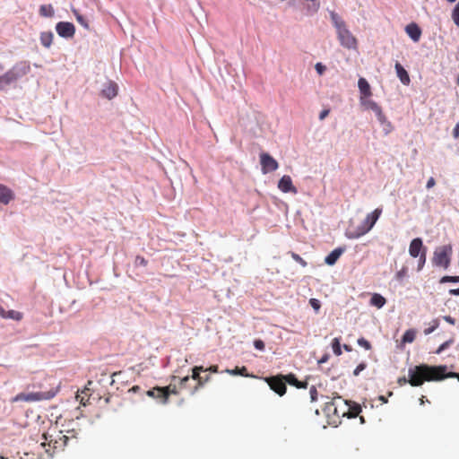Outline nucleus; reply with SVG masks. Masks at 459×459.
Masks as SVG:
<instances>
[{"label":"nucleus","instance_id":"nucleus-1","mask_svg":"<svg viewBox=\"0 0 459 459\" xmlns=\"http://www.w3.org/2000/svg\"><path fill=\"white\" fill-rule=\"evenodd\" d=\"M447 367L446 365L429 366L421 364L410 368L408 370V382L412 386H420L424 381H440L445 378H457L459 380V373H446Z\"/></svg>","mask_w":459,"mask_h":459},{"label":"nucleus","instance_id":"nucleus-2","mask_svg":"<svg viewBox=\"0 0 459 459\" xmlns=\"http://www.w3.org/2000/svg\"><path fill=\"white\" fill-rule=\"evenodd\" d=\"M331 22L336 30L337 38L342 47L348 49H356L358 42L356 38L348 29L346 22L334 11L329 12Z\"/></svg>","mask_w":459,"mask_h":459},{"label":"nucleus","instance_id":"nucleus-3","mask_svg":"<svg viewBox=\"0 0 459 459\" xmlns=\"http://www.w3.org/2000/svg\"><path fill=\"white\" fill-rule=\"evenodd\" d=\"M382 213V208H377L368 213L363 221L355 229H348L345 237L349 239H357L367 234L376 224Z\"/></svg>","mask_w":459,"mask_h":459},{"label":"nucleus","instance_id":"nucleus-4","mask_svg":"<svg viewBox=\"0 0 459 459\" xmlns=\"http://www.w3.org/2000/svg\"><path fill=\"white\" fill-rule=\"evenodd\" d=\"M57 393V389L50 388L46 391H31V392H22L18 394L14 398V402H39L44 400L52 399Z\"/></svg>","mask_w":459,"mask_h":459},{"label":"nucleus","instance_id":"nucleus-5","mask_svg":"<svg viewBox=\"0 0 459 459\" xmlns=\"http://www.w3.org/2000/svg\"><path fill=\"white\" fill-rule=\"evenodd\" d=\"M452 253L453 249L451 245H444L437 247L431 260L433 265L447 269L451 263Z\"/></svg>","mask_w":459,"mask_h":459},{"label":"nucleus","instance_id":"nucleus-6","mask_svg":"<svg viewBox=\"0 0 459 459\" xmlns=\"http://www.w3.org/2000/svg\"><path fill=\"white\" fill-rule=\"evenodd\" d=\"M266 383L270 386V388L278 394L280 396L285 394L287 386L285 381V376L279 375L276 377H269L265 378Z\"/></svg>","mask_w":459,"mask_h":459},{"label":"nucleus","instance_id":"nucleus-7","mask_svg":"<svg viewBox=\"0 0 459 459\" xmlns=\"http://www.w3.org/2000/svg\"><path fill=\"white\" fill-rule=\"evenodd\" d=\"M14 82L25 76L30 72V65L29 61L23 60L17 62L11 69L8 70Z\"/></svg>","mask_w":459,"mask_h":459},{"label":"nucleus","instance_id":"nucleus-8","mask_svg":"<svg viewBox=\"0 0 459 459\" xmlns=\"http://www.w3.org/2000/svg\"><path fill=\"white\" fill-rule=\"evenodd\" d=\"M260 164L263 174L275 171L279 167L277 160L266 152L260 154Z\"/></svg>","mask_w":459,"mask_h":459},{"label":"nucleus","instance_id":"nucleus-9","mask_svg":"<svg viewBox=\"0 0 459 459\" xmlns=\"http://www.w3.org/2000/svg\"><path fill=\"white\" fill-rule=\"evenodd\" d=\"M56 31L61 38L72 39L75 34V26L69 22H59L56 24Z\"/></svg>","mask_w":459,"mask_h":459},{"label":"nucleus","instance_id":"nucleus-10","mask_svg":"<svg viewBox=\"0 0 459 459\" xmlns=\"http://www.w3.org/2000/svg\"><path fill=\"white\" fill-rule=\"evenodd\" d=\"M371 110L375 113L377 121L383 126V131L385 134H388L392 130L393 126L391 122H389L382 111L381 107L376 102L375 105L371 107Z\"/></svg>","mask_w":459,"mask_h":459},{"label":"nucleus","instance_id":"nucleus-11","mask_svg":"<svg viewBox=\"0 0 459 459\" xmlns=\"http://www.w3.org/2000/svg\"><path fill=\"white\" fill-rule=\"evenodd\" d=\"M371 110L375 113L377 121L383 126V131L385 134H388L392 130L393 126L391 122H389L382 111L381 107L376 102L375 105L371 107Z\"/></svg>","mask_w":459,"mask_h":459},{"label":"nucleus","instance_id":"nucleus-12","mask_svg":"<svg viewBox=\"0 0 459 459\" xmlns=\"http://www.w3.org/2000/svg\"><path fill=\"white\" fill-rule=\"evenodd\" d=\"M371 110L375 113L377 121L383 126V131L385 134H388L392 130L393 126L391 122H389L382 111L381 107L376 102L375 105L371 107Z\"/></svg>","mask_w":459,"mask_h":459},{"label":"nucleus","instance_id":"nucleus-13","mask_svg":"<svg viewBox=\"0 0 459 459\" xmlns=\"http://www.w3.org/2000/svg\"><path fill=\"white\" fill-rule=\"evenodd\" d=\"M147 395L153 398H161L162 403H167L169 396V386L155 387L147 391Z\"/></svg>","mask_w":459,"mask_h":459},{"label":"nucleus","instance_id":"nucleus-14","mask_svg":"<svg viewBox=\"0 0 459 459\" xmlns=\"http://www.w3.org/2000/svg\"><path fill=\"white\" fill-rule=\"evenodd\" d=\"M278 188L283 193L297 194L298 190L292 184V179L289 175H284L278 182Z\"/></svg>","mask_w":459,"mask_h":459},{"label":"nucleus","instance_id":"nucleus-15","mask_svg":"<svg viewBox=\"0 0 459 459\" xmlns=\"http://www.w3.org/2000/svg\"><path fill=\"white\" fill-rule=\"evenodd\" d=\"M424 248L427 247H424L422 239L420 238H415L410 243L409 254L411 257L416 258L420 255Z\"/></svg>","mask_w":459,"mask_h":459},{"label":"nucleus","instance_id":"nucleus-16","mask_svg":"<svg viewBox=\"0 0 459 459\" xmlns=\"http://www.w3.org/2000/svg\"><path fill=\"white\" fill-rule=\"evenodd\" d=\"M346 247H338L333 251H331L325 258V263L327 265H334L340 256L345 252Z\"/></svg>","mask_w":459,"mask_h":459},{"label":"nucleus","instance_id":"nucleus-17","mask_svg":"<svg viewBox=\"0 0 459 459\" xmlns=\"http://www.w3.org/2000/svg\"><path fill=\"white\" fill-rule=\"evenodd\" d=\"M117 85L114 82H108L107 84L104 85L103 89L101 90V96L108 99L112 100L117 95Z\"/></svg>","mask_w":459,"mask_h":459},{"label":"nucleus","instance_id":"nucleus-18","mask_svg":"<svg viewBox=\"0 0 459 459\" xmlns=\"http://www.w3.org/2000/svg\"><path fill=\"white\" fill-rule=\"evenodd\" d=\"M405 31L414 42H418L420 40L421 36V29L417 23L411 22L408 24L405 27Z\"/></svg>","mask_w":459,"mask_h":459},{"label":"nucleus","instance_id":"nucleus-19","mask_svg":"<svg viewBox=\"0 0 459 459\" xmlns=\"http://www.w3.org/2000/svg\"><path fill=\"white\" fill-rule=\"evenodd\" d=\"M394 68L396 71L397 77L400 79L401 82L403 85H409L411 82V79L408 72L404 69V67L400 63L397 62L394 65Z\"/></svg>","mask_w":459,"mask_h":459},{"label":"nucleus","instance_id":"nucleus-20","mask_svg":"<svg viewBox=\"0 0 459 459\" xmlns=\"http://www.w3.org/2000/svg\"><path fill=\"white\" fill-rule=\"evenodd\" d=\"M344 403L349 408L348 418H356L361 412L362 409L359 403L351 400H344Z\"/></svg>","mask_w":459,"mask_h":459},{"label":"nucleus","instance_id":"nucleus-21","mask_svg":"<svg viewBox=\"0 0 459 459\" xmlns=\"http://www.w3.org/2000/svg\"><path fill=\"white\" fill-rule=\"evenodd\" d=\"M13 199V194L10 188L0 184V203L8 204Z\"/></svg>","mask_w":459,"mask_h":459},{"label":"nucleus","instance_id":"nucleus-22","mask_svg":"<svg viewBox=\"0 0 459 459\" xmlns=\"http://www.w3.org/2000/svg\"><path fill=\"white\" fill-rule=\"evenodd\" d=\"M285 381L290 385L296 386L299 389H306L307 387V382H301L299 381L296 376L292 373H290L288 375H285Z\"/></svg>","mask_w":459,"mask_h":459},{"label":"nucleus","instance_id":"nucleus-23","mask_svg":"<svg viewBox=\"0 0 459 459\" xmlns=\"http://www.w3.org/2000/svg\"><path fill=\"white\" fill-rule=\"evenodd\" d=\"M53 38L54 34L52 31H43L40 33L39 40L44 48H49L52 45Z\"/></svg>","mask_w":459,"mask_h":459},{"label":"nucleus","instance_id":"nucleus-24","mask_svg":"<svg viewBox=\"0 0 459 459\" xmlns=\"http://www.w3.org/2000/svg\"><path fill=\"white\" fill-rule=\"evenodd\" d=\"M358 87L363 97H369L371 95L370 85L365 78L359 79Z\"/></svg>","mask_w":459,"mask_h":459},{"label":"nucleus","instance_id":"nucleus-25","mask_svg":"<svg viewBox=\"0 0 459 459\" xmlns=\"http://www.w3.org/2000/svg\"><path fill=\"white\" fill-rule=\"evenodd\" d=\"M386 300L381 295V294H378V293H374L371 298H370V305L371 306H374L377 308H381L385 306Z\"/></svg>","mask_w":459,"mask_h":459},{"label":"nucleus","instance_id":"nucleus-26","mask_svg":"<svg viewBox=\"0 0 459 459\" xmlns=\"http://www.w3.org/2000/svg\"><path fill=\"white\" fill-rule=\"evenodd\" d=\"M15 82L10 74L9 71H7L4 74L0 75V91H4L7 86Z\"/></svg>","mask_w":459,"mask_h":459},{"label":"nucleus","instance_id":"nucleus-27","mask_svg":"<svg viewBox=\"0 0 459 459\" xmlns=\"http://www.w3.org/2000/svg\"><path fill=\"white\" fill-rule=\"evenodd\" d=\"M39 15L43 17H53L55 14L54 8L51 4H42L39 10Z\"/></svg>","mask_w":459,"mask_h":459},{"label":"nucleus","instance_id":"nucleus-28","mask_svg":"<svg viewBox=\"0 0 459 459\" xmlns=\"http://www.w3.org/2000/svg\"><path fill=\"white\" fill-rule=\"evenodd\" d=\"M415 336L416 331L414 329L406 330L402 337V344L412 342L415 339Z\"/></svg>","mask_w":459,"mask_h":459},{"label":"nucleus","instance_id":"nucleus-29","mask_svg":"<svg viewBox=\"0 0 459 459\" xmlns=\"http://www.w3.org/2000/svg\"><path fill=\"white\" fill-rule=\"evenodd\" d=\"M331 345H332L333 352L336 356L342 355V345H341V337L333 338Z\"/></svg>","mask_w":459,"mask_h":459},{"label":"nucleus","instance_id":"nucleus-30","mask_svg":"<svg viewBox=\"0 0 459 459\" xmlns=\"http://www.w3.org/2000/svg\"><path fill=\"white\" fill-rule=\"evenodd\" d=\"M226 372L232 376L239 375V376H243V377H249L246 367H242V368L237 367L234 369H227Z\"/></svg>","mask_w":459,"mask_h":459},{"label":"nucleus","instance_id":"nucleus-31","mask_svg":"<svg viewBox=\"0 0 459 459\" xmlns=\"http://www.w3.org/2000/svg\"><path fill=\"white\" fill-rule=\"evenodd\" d=\"M210 379H211V377H210V376H209V375H207V376H205V377H201V378L196 379V380H197V385H195V387L192 390L191 394H195V392H196L199 388L203 387V386L204 385V384H205V383L209 382V381H210Z\"/></svg>","mask_w":459,"mask_h":459},{"label":"nucleus","instance_id":"nucleus-32","mask_svg":"<svg viewBox=\"0 0 459 459\" xmlns=\"http://www.w3.org/2000/svg\"><path fill=\"white\" fill-rule=\"evenodd\" d=\"M438 326H439V319L438 318L433 319L430 323L429 327H428L424 330V334L429 335V334L432 333L436 329L438 328Z\"/></svg>","mask_w":459,"mask_h":459},{"label":"nucleus","instance_id":"nucleus-33","mask_svg":"<svg viewBox=\"0 0 459 459\" xmlns=\"http://www.w3.org/2000/svg\"><path fill=\"white\" fill-rule=\"evenodd\" d=\"M418 257H419V260H418L417 270L418 271H421L422 268L424 267L425 264H426L427 248H424L423 252H421L420 255H419Z\"/></svg>","mask_w":459,"mask_h":459},{"label":"nucleus","instance_id":"nucleus-34","mask_svg":"<svg viewBox=\"0 0 459 459\" xmlns=\"http://www.w3.org/2000/svg\"><path fill=\"white\" fill-rule=\"evenodd\" d=\"M22 318V314L21 312L15 311V310H9V311H7L5 319H13L15 321H20Z\"/></svg>","mask_w":459,"mask_h":459},{"label":"nucleus","instance_id":"nucleus-35","mask_svg":"<svg viewBox=\"0 0 459 459\" xmlns=\"http://www.w3.org/2000/svg\"><path fill=\"white\" fill-rule=\"evenodd\" d=\"M192 378L194 380L201 378L200 373L206 371L203 366H195L192 369Z\"/></svg>","mask_w":459,"mask_h":459},{"label":"nucleus","instance_id":"nucleus-36","mask_svg":"<svg viewBox=\"0 0 459 459\" xmlns=\"http://www.w3.org/2000/svg\"><path fill=\"white\" fill-rule=\"evenodd\" d=\"M451 17L455 24L459 26V2L455 5Z\"/></svg>","mask_w":459,"mask_h":459},{"label":"nucleus","instance_id":"nucleus-37","mask_svg":"<svg viewBox=\"0 0 459 459\" xmlns=\"http://www.w3.org/2000/svg\"><path fill=\"white\" fill-rule=\"evenodd\" d=\"M439 282H440V283H446V282L458 283V282H459V276H449V275H446V276H443V277L439 280Z\"/></svg>","mask_w":459,"mask_h":459},{"label":"nucleus","instance_id":"nucleus-38","mask_svg":"<svg viewBox=\"0 0 459 459\" xmlns=\"http://www.w3.org/2000/svg\"><path fill=\"white\" fill-rule=\"evenodd\" d=\"M290 255L294 261L299 263L302 267H306L307 263L297 253L290 252Z\"/></svg>","mask_w":459,"mask_h":459},{"label":"nucleus","instance_id":"nucleus-39","mask_svg":"<svg viewBox=\"0 0 459 459\" xmlns=\"http://www.w3.org/2000/svg\"><path fill=\"white\" fill-rule=\"evenodd\" d=\"M357 343H358V345H359L360 347H363L367 351H369L372 348L370 342L368 340H366L364 337L359 338L357 341Z\"/></svg>","mask_w":459,"mask_h":459},{"label":"nucleus","instance_id":"nucleus-40","mask_svg":"<svg viewBox=\"0 0 459 459\" xmlns=\"http://www.w3.org/2000/svg\"><path fill=\"white\" fill-rule=\"evenodd\" d=\"M408 274L407 267L403 266L400 271H398L395 274V279L399 281H402L403 278H405Z\"/></svg>","mask_w":459,"mask_h":459},{"label":"nucleus","instance_id":"nucleus-41","mask_svg":"<svg viewBox=\"0 0 459 459\" xmlns=\"http://www.w3.org/2000/svg\"><path fill=\"white\" fill-rule=\"evenodd\" d=\"M309 304L312 307V308L315 310L316 313H318L321 307V302L317 299H310Z\"/></svg>","mask_w":459,"mask_h":459},{"label":"nucleus","instance_id":"nucleus-42","mask_svg":"<svg viewBox=\"0 0 459 459\" xmlns=\"http://www.w3.org/2000/svg\"><path fill=\"white\" fill-rule=\"evenodd\" d=\"M454 342V340L453 339H450L448 341H446L445 342H443L438 348L437 350L436 351V354H440L441 352H443L446 349H447L452 343Z\"/></svg>","mask_w":459,"mask_h":459},{"label":"nucleus","instance_id":"nucleus-43","mask_svg":"<svg viewBox=\"0 0 459 459\" xmlns=\"http://www.w3.org/2000/svg\"><path fill=\"white\" fill-rule=\"evenodd\" d=\"M147 264H148V261L142 255H137L134 259L135 266H146Z\"/></svg>","mask_w":459,"mask_h":459},{"label":"nucleus","instance_id":"nucleus-44","mask_svg":"<svg viewBox=\"0 0 459 459\" xmlns=\"http://www.w3.org/2000/svg\"><path fill=\"white\" fill-rule=\"evenodd\" d=\"M367 368V363L362 361L360 362L356 368L353 370V375L355 377L359 376L361 371H363Z\"/></svg>","mask_w":459,"mask_h":459},{"label":"nucleus","instance_id":"nucleus-45","mask_svg":"<svg viewBox=\"0 0 459 459\" xmlns=\"http://www.w3.org/2000/svg\"><path fill=\"white\" fill-rule=\"evenodd\" d=\"M77 22L85 29L89 30V22L83 15H78Z\"/></svg>","mask_w":459,"mask_h":459},{"label":"nucleus","instance_id":"nucleus-46","mask_svg":"<svg viewBox=\"0 0 459 459\" xmlns=\"http://www.w3.org/2000/svg\"><path fill=\"white\" fill-rule=\"evenodd\" d=\"M375 103L376 101L372 100H365L364 98H361V105L367 109H371V107L375 105Z\"/></svg>","mask_w":459,"mask_h":459},{"label":"nucleus","instance_id":"nucleus-47","mask_svg":"<svg viewBox=\"0 0 459 459\" xmlns=\"http://www.w3.org/2000/svg\"><path fill=\"white\" fill-rule=\"evenodd\" d=\"M254 347L258 351H264L265 348L264 341L261 339H256L254 341Z\"/></svg>","mask_w":459,"mask_h":459},{"label":"nucleus","instance_id":"nucleus-48","mask_svg":"<svg viewBox=\"0 0 459 459\" xmlns=\"http://www.w3.org/2000/svg\"><path fill=\"white\" fill-rule=\"evenodd\" d=\"M309 394H310V399H311V402H316L317 400V391H316V387L315 385H312L309 389Z\"/></svg>","mask_w":459,"mask_h":459},{"label":"nucleus","instance_id":"nucleus-49","mask_svg":"<svg viewBox=\"0 0 459 459\" xmlns=\"http://www.w3.org/2000/svg\"><path fill=\"white\" fill-rule=\"evenodd\" d=\"M315 69L318 74L322 75L325 72L326 67L322 63H316L315 65Z\"/></svg>","mask_w":459,"mask_h":459},{"label":"nucleus","instance_id":"nucleus-50","mask_svg":"<svg viewBox=\"0 0 459 459\" xmlns=\"http://www.w3.org/2000/svg\"><path fill=\"white\" fill-rule=\"evenodd\" d=\"M435 184H436L435 178L433 177H430L427 182L426 187L428 189H430L435 186Z\"/></svg>","mask_w":459,"mask_h":459},{"label":"nucleus","instance_id":"nucleus-51","mask_svg":"<svg viewBox=\"0 0 459 459\" xmlns=\"http://www.w3.org/2000/svg\"><path fill=\"white\" fill-rule=\"evenodd\" d=\"M329 358H330V355L328 353H325L323 355V357L320 359H318L317 363L318 364L326 363L328 361Z\"/></svg>","mask_w":459,"mask_h":459},{"label":"nucleus","instance_id":"nucleus-52","mask_svg":"<svg viewBox=\"0 0 459 459\" xmlns=\"http://www.w3.org/2000/svg\"><path fill=\"white\" fill-rule=\"evenodd\" d=\"M453 136L456 139L459 138V122L455 125L453 129Z\"/></svg>","mask_w":459,"mask_h":459},{"label":"nucleus","instance_id":"nucleus-53","mask_svg":"<svg viewBox=\"0 0 459 459\" xmlns=\"http://www.w3.org/2000/svg\"><path fill=\"white\" fill-rule=\"evenodd\" d=\"M443 319L449 323L450 325H455V319L454 317H452L451 316H443Z\"/></svg>","mask_w":459,"mask_h":459},{"label":"nucleus","instance_id":"nucleus-54","mask_svg":"<svg viewBox=\"0 0 459 459\" xmlns=\"http://www.w3.org/2000/svg\"><path fill=\"white\" fill-rule=\"evenodd\" d=\"M329 114V109H324L319 114V119L323 120L325 119Z\"/></svg>","mask_w":459,"mask_h":459},{"label":"nucleus","instance_id":"nucleus-55","mask_svg":"<svg viewBox=\"0 0 459 459\" xmlns=\"http://www.w3.org/2000/svg\"><path fill=\"white\" fill-rule=\"evenodd\" d=\"M189 376H186L183 378L180 379V386L185 387L186 383L189 381Z\"/></svg>","mask_w":459,"mask_h":459},{"label":"nucleus","instance_id":"nucleus-56","mask_svg":"<svg viewBox=\"0 0 459 459\" xmlns=\"http://www.w3.org/2000/svg\"><path fill=\"white\" fill-rule=\"evenodd\" d=\"M7 311L0 305V316L2 318H6Z\"/></svg>","mask_w":459,"mask_h":459},{"label":"nucleus","instance_id":"nucleus-57","mask_svg":"<svg viewBox=\"0 0 459 459\" xmlns=\"http://www.w3.org/2000/svg\"><path fill=\"white\" fill-rule=\"evenodd\" d=\"M449 294L453 296H459V288L449 290Z\"/></svg>","mask_w":459,"mask_h":459},{"label":"nucleus","instance_id":"nucleus-58","mask_svg":"<svg viewBox=\"0 0 459 459\" xmlns=\"http://www.w3.org/2000/svg\"><path fill=\"white\" fill-rule=\"evenodd\" d=\"M206 371H211L213 373L218 372V366H211L209 368H205Z\"/></svg>","mask_w":459,"mask_h":459},{"label":"nucleus","instance_id":"nucleus-59","mask_svg":"<svg viewBox=\"0 0 459 459\" xmlns=\"http://www.w3.org/2000/svg\"><path fill=\"white\" fill-rule=\"evenodd\" d=\"M342 347H343V349H344L346 351H348V352H350V351H352L351 346H350V345H348V344H344Z\"/></svg>","mask_w":459,"mask_h":459},{"label":"nucleus","instance_id":"nucleus-60","mask_svg":"<svg viewBox=\"0 0 459 459\" xmlns=\"http://www.w3.org/2000/svg\"><path fill=\"white\" fill-rule=\"evenodd\" d=\"M379 400L382 401L384 403H387V399L385 396H383V395L379 396Z\"/></svg>","mask_w":459,"mask_h":459},{"label":"nucleus","instance_id":"nucleus-61","mask_svg":"<svg viewBox=\"0 0 459 459\" xmlns=\"http://www.w3.org/2000/svg\"><path fill=\"white\" fill-rule=\"evenodd\" d=\"M73 13L76 18L78 17V15H82L76 9H73Z\"/></svg>","mask_w":459,"mask_h":459},{"label":"nucleus","instance_id":"nucleus-62","mask_svg":"<svg viewBox=\"0 0 459 459\" xmlns=\"http://www.w3.org/2000/svg\"><path fill=\"white\" fill-rule=\"evenodd\" d=\"M178 394V391H177L176 387H174L172 390L169 389V394Z\"/></svg>","mask_w":459,"mask_h":459},{"label":"nucleus","instance_id":"nucleus-63","mask_svg":"<svg viewBox=\"0 0 459 459\" xmlns=\"http://www.w3.org/2000/svg\"><path fill=\"white\" fill-rule=\"evenodd\" d=\"M332 406H333V403H328V404L326 405V409H327L328 411H331V407H332Z\"/></svg>","mask_w":459,"mask_h":459},{"label":"nucleus","instance_id":"nucleus-64","mask_svg":"<svg viewBox=\"0 0 459 459\" xmlns=\"http://www.w3.org/2000/svg\"><path fill=\"white\" fill-rule=\"evenodd\" d=\"M31 386H32V388H35V387H37V386H39V388H42V385H38V384H36V383H33V384L31 385Z\"/></svg>","mask_w":459,"mask_h":459}]
</instances>
